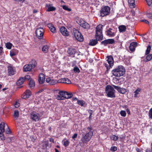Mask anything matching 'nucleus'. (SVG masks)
<instances>
[{
  "label": "nucleus",
  "mask_w": 152,
  "mask_h": 152,
  "mask_svg": "<svg viewBox=\"0 0 152 152\" xmlns=\"http://www.w3.org/2000/svg\"><path fill=\"white\" fill-rule=\"evenodd\" d=\"M35 84L34 81L32 80H30L29 82V85L30 87L32 88L34 87Z\"/></svg>",
  "instance_id": "473e14b6"
},
{
  "label": "nucleus",
  "mask_w": 152,
  "mask_h": 152,
  "mask_svg": "<svg viewBox=\"0 0 152 152\" xmlns=\"http://www.w3.org/2000/svg\"><path fill=\"white\" fill-rule=\"evenodd\" d=\"M45 76L42 73H40L39 76L38 81L39 84H43L45 81Z\"/></svg>",
  "instance_id": "9b49d317"
},
{
  "label": "nucleus",
  "mask_w": 152,
  "mask_h": 152,
  "mask_svg": "<svg viewBox=\"0 0 152 152\" xmlns=\"http://www.w3.org/2000/svg\"><path fill=\"white\" fill-rule=\"evenodd\" d=\"M18 53L17 50L14 49L11 50L10 51V55L11 56H13L17 54Z\"/></svg>",
  "instance_id": "a878e982"
},
{
  "label": "nucleus",
  "mask_w": 152,
  "mask_h": 152,
  "mask_svg": "<svg viewBox=\"0 0 152 152\" xmlns=\"http://www.w3.org/2000/svg\"><path fill=\"white\" fill-rule=\"evenodd\" d=\"M67 52L70 55H71L75 53V50L73 48H69L68 49Z\"/></svg>",
  "instance_id": "4be33fe9"
},
{
  "label": "nucleus",
  "mask_w": 152,
  "mask_h": 152,
  "mask_svg": "<svg viewBox=\"0 0 152 152\" xmlns=\"http://www.w3.org/2000/svg\"><path fill=\"white\" fill-rule=\"evenodd\" d=\"M43 114L42 112L39 113L33 112L30 114V117L32 120L36 122L39 121L41 118Z\"/></svg>",
  "instance_id": "39448f33"
},
{
  "label": "nucleus",
  "mask_w": 152,
  "mask_h": 152,
  "mask_svg": "<svg viewBox=\"0 0 152 152\" xmlns=\"http://www.w3.org/2000/svg\"><path fill=\"white\" fill-rule=\"evenodd\" d=\"M113 75L116 77H120L125 74V69L122 66H119L112 71Z\"/></svg>",
  "instance_id": "f03ea898"
},
{
  "label": "nucleus",
  "mask_w": 152,
  "mask_h": 152,
  "mask_svg": "<svg viewBox=\"0 0 152 152\" xmlns=\"http://www.w3.org/2000/svg\"><path fill=\"white\" fill-rule=\"evenodd\" d=\"M82 26L84 28L88 29L89 28L90 26L88 23L86 22H84L82 24Z\"/></svg>",
  "instance_id": "7c9ffc66"
},
{
  "label": "nucleus",
  "mask_w": 152,
  "mask_h": 152,
  "mask_svg": "<svg viewBox=\"0 0 152 152\" xmlns=\"http://www.w3.org/2000/svg\"><path fill=\"white\" fill-rule=\"evenodd\" d=\"M71 83V80L67 78H65L64 83L70 84Z\"/></svg>",
  "instance_id": "a18cd8bd"
},
{
  "label": "nucleus",
  "mask_w": 152,
  "mask_h": 152,
  "mask_svg": "<svg viewBox=\"0 0 152 152\" xmlns=\"http://www.w3.org/2000/svg\"><path fill=\"white\" fill-rule=\"evenodd\" d=\"M146 15L147 18L151 19L152 17V13L151 12H146Z\"/></svg>",
  "instance_id": "79ce46f5"
},
{
  "label": "nucleus",
  "mask_w": 152,
  "mask_h": 152,
  "mask_svg": "<svg viewBox=\"0 0 152 152\" xmlns=\"http://www.w3.org/2000/svg\"><path fill=\"white\" fill-rule=\"evenodd\" d=\"M136 150L137 151V152H141V149L139 148H138L136 147L135 148Z\"/></svg>",
  "instance_id": "e2e57ef3"
},
{
  "label": "nucleus",
  "mask_w": 152,
  "mask_h": 152,
  "mask_svg": "<svg viewBox=\"0 0 152 152\" xmlns=\"http://www.w3.org/2000/svg\"><path fill=\"white\" fill-rule=\"evenodd\" d=\"M113 86L108 85L105 88V93L107 97L110 98H114L115 97V91Z\"/></svg>",
  "instance_id": "7ed1b4c3"
},
{
  "label": "nucleus",
  "mask_w": 152,
  "mask_h": 152,
  "mask_svg": "<svg viewBox=\"0 0 152 152\" xmlns=\"http://www.w3.org/2000/svg\"><path fill=\"white\" fill-rule=\"evenodd\" d=\"M73 71L75 73H79L80 72V70L77 66H75L73 69Z\"/></svg>",
  "instance_id": "a19ab883"
},
{
  "label": "nucleus",
  "mask_w": 152,
  "mask_h": 152,
  "mask_svg": "<svg viewBox=\"0 0 152 152\" xmlns=\"http://www.w3.org/2000/svg\"><path fill=\"white\" fill-rule=\"evenodd\" d=\"M101 43L102 44H104L105 45H106L107 44H108L107 39L102 41L101 42Z\"/></svg>",
  "instance_id": "4d7b16f0"
},
{
  "label": "nucleus",
  "mask_w": 152,
  "mask_h": 152,
  "mask_svg": "<svg viewBox=\"0 0 152 152\" xmlns=\"http://www.w3.org/2000/svg\"><path fill=\"white\" fill-rule=\"evenodd\" d=\"M63 8L64 10H67L69 12L71 11V10L70 8H69L67 6L65 5L63 6Z\"/></svg>",
  "instance_id": "de8ad7c7"
},
{
  "label": "nucleus",
  "mask_w": 152,
  "mask_h": 152,
  "mask_svg": "<svg viewBox=\"0 0 152 152\" xmlns=\"http://www.w3.org/2000/svg\"><path fill=\"white\" fill-rule=\"evenodd\" d=\"M148 116L150 118L152 119V108L149 110Z\"/></svg>",
  "instance_id": "49530a36"
},
{
  "label": "nucleus",
  "mask_w": 152,
  "mask_h": 152,
  "mask_svg": "<svg viewBox=\"0 0 152 152\" xmlns=\"http://www.w3.org/2000/svg\"><path fill=\"white\" fill-rule=\"evenodd\" d=\"M63 97H61V96L59 94V93L56 96V99L58 100H63Z\"/></svg>",
  "instance_id": "864d4df0"
},
{
  "label": "nucleus",
  "mask_w": 152,
  "mask_h": 152,
  "mask_svg": "<svg viewBox=\"0 0 152 152\" xmlns=\"http://www.w3.org/2000/svg\"><path fill=\"white\" fill-rule=\"evenodd\" d=\"M47 26L51 32L53 33H55L56 32V28L52 24L49 23L48 24Z\"/></svg>",
  "instance_id": "6ab92c4d"
},
{
  "label": "nucleus",
  "mask_w": 152,
  "mask_h": 152,
  "mask_svg": "<svg viewBox=\"0 0 152 152\" xmlns=\"http://www.w3.org/2000/svg\"><path fill=\"white\" fill-rule=\"evenodd\" d=\"M19 112L18 110H15V111L14 116V118L16 119L19 117Z\"/></svg>",
  "instance_id": "c9c22d12"
},
{
  "label": "nucleus",
  "mask_w": 152,
  "mask_h": 152,
  "mask_svg": "<svg viewBox=\"0 0 152 152\" xmlns=\"http://www.w3.org/2000/svg\"><path fill=\"white\" fill-rule=\"evenodd\" d=\"M2 136H0V137H1V139L3 140H5V137H4V135L3 134H2Z\"/></svg>",
  "instance_id": "338daca9"
},
{
  "label": "nucleus",
  "mask_w": 152,
  "mask_h": 152,
  "mask_svg": "<svg viewBox=\"0 0 152 152\" xmlns=\"http://www.w3.org/2000/svg\"><path fill=\"white\" fill-rule=\"evenodd\" d=\"M8 70L9 74L10 75H14L15 72V71L14 68L11 66H9L8 67Z\"/></svg>",
  "instance_id": "a211bd4d"
},
{
  "label": "nucleus",
  "mask_w": 152,
  "mask_h": 152,
  "mask_svg": "<svg viewBox=\"0 0 152 152\" xmlns=\"http://www.w3.org/2000/svg\"><path fill=\"white\" fill-rule=\"evenodd\" d=\"M103 26L99 24L96 27V34H95L96 38L98 40H101L103 39V35L102 34V29Z\"/></svg>",
  "instance_id": "20e7f679"
},
{
  "label": "nucleus",
  "mask_w": 152,
  "mask_h": 152,
  "mask_svg": "<svg viewBox=\"0 0 152 152\" xmlns=\"http://www.w3.org/2000/svg\"><path fill=\"white\" fill-rule=\"evenodd\" d=\"M98 39H91L90 41L89 45L91 46L95 45L98 42Z\"/></svg>",
  "instance_id": "393cba45"
},
{
  "label": "nucleus",
  "mask_w": 152,
  "mask_h": 152,
  "mask_svg": "<svg viewBox=\"0 0 152 152\" xmlns=\"http://www.w3.org/2000/svg\"><path fill=\"white\" fill-rule=\"evenodd\" d=\"M5 125L6 124L4 122H2L0 124V134L4 132Z\"/></svg>",
  "instance_id": "412c9836"
},
{
  "label": "nucleus",
  "mask_w": 152,
  "mask_h": 152,
  "mask_svg": "<svg viewBox=\"0 0 152 152\" xmlns=\"http://www.w3.org/2000/svg\"><path fill=\"white\" fill-rule=\"evenodd\" d=\"M77 103L82 106H83L85 103L84 101L83 100H77Z\"/></svg>",
  "instance_id": "4c0bfd02"
},
{
  "label": "nucleus",
  "mask_w": 152,
  "mask_h": 152,
  "mask_svg": "<svg viewBox=\"0 0 152 152\" xmlns=\"http://www.w3.org/2000/svg\"><path fill=\"white\" fill-rule=\"evenodd\" d=\"M117 148L116 146H112L111 147L110 150L112 151H115L117 150Z\"/></svg>",
  "instance_id": "5fc2aeb1"
},
{
  "label": "nucleus",
  "mask_w": 152,
  "mask_h": 152,
  "mask_svg": "<svg viewBox=\"0 0 152 152\" xmlns=\"http://www.w3.org/2000/svg\"><path fill=\"white\" fill-rule=\"evenodd\" d=\"M146 58L147 61H150L152 59V54H148V55H147L146 57Z\"/></svg>",
  "instance_id": "f704fd0d"
},
{
  "label": "nucleus",
  "mask_w": 152,
  "mask_h": 152,
  "mask_svg": "<svg viewBox=\"0 0 152 152\" xmlns=\"http://www.w3.org/2000/svg\"><path fill=\"white\" fill-rule=\"evenodd\" d=\"M145 152H152V149L151 148H147L145 150Z\"/></svg>",
  "instance_id": "680f3d73"
},
{
  "label": "nucleus",
  "mask_w": 152,
  "mask_h": 152,
  "mask_svg": "<svg viewBox=\"0 0 152 152\" xmlns=\"http://www.w3.org/2000/svg\"><path fill=\"white\" fill-rule=\"evenodd\" d=\"M151 48V46L150 45H148L147 47V48L146 50L145 53V55H147L149 54V53L150 52Z\"/></svg>",
  "instance_id": "2f4dec72"
},
{
  "label": "nucleus",
  "mask_w": 152,
  "mask_h": 152,
  "mask_svg": "<svg viewBox=\"0 0 152 152\" xmlns=\"http://www.w3.org/2000/svg\"><path fill=\"white\" fill-rule=\"evenodd\" d=\"M73 34L76 39L80 42H82L83 37L81 33L77 30L73 29Z\"/></svg>",
  "instance_id": "0eeeda50"
},
{
  "label": "nucleus",
  "mask_w": 152,
  "mask_h": 152,
  "mask_svg": "<svg viewBox=\"0 0 152 152\" xmlns=\"http://www.w3.org/2000/svg\"><path fill=\"white\" fill-rule=\"evenodd\" d=\"M42 148L43 149H45L48 146V141H44L42 143Z\"/></svg>",
  "instance_id": "c85d7f7f"
},
{
  "label": "nucleus",
  "mask_w": 152,
  "mask_h": 152,
  "mask_svg": "<svg viewBox=\"0 0 152 152\" xmlns=\"http://www.w3.org/2000/svg\"><path fill=\"white\" fill-rule=\"evenodd\" d=\"M108 44H112L114 42V40L113 39H107Z\"/></svg>",
  "instance_id": "6e6d98bb"
},
{
  "label": "nucleus",
  "mask_w": 152,
  "mask_h": 152,
  "mask_svg": "<svg viewBox=\"0 0 152 152\" xmlns=\"http://www.w3.org/2000/svg\"><path fill=\"white\" fill-rule=\"evenodd\" d=\"M62 142H63L64 145L65 147L68 146L70 143L69 141L68 140H63L62 141Z\"/></svg>",
  "instance_id": "72a5a7b5"
},
{
  "label": "nucleus",
  "mask_w": 152,
  "mask_h": 152,
  "mask_svg": "<svg viewBox=\"0 0 152 152\" xmlns=\"http://www.w3.org/2000/svg\"><path fill=\"white\" fill-rule=\"evenodd\" d=\"M121 115L123 117H125L126 115V113L124 110H121L120 112Z\"/></svg>",
  "instance_id": "c03bdc74"
},
{
  "label": "nucleus",
  "mask_w": 152,
  "mask_h": 152,
  "mask_svg": "<svg viewBox=\"0 0 152 152\" xmlns=\"http://www.w3.org/2000/svg\"><path fill=\"white\" fill-rule=\"evenodd\" d=\"M42 50L44 53H47L48 50V46L47 45H44L42 48Z\"/></svg>",
  "instance_id": "c756f323"
},
{
  "label": "nucleus",
  "mask_w": 152,
  "mask_h": 152,
  "mask_svg": "<svg viewBox=\"0 0 152 152\" xmlns=\"http://www.w3.org/2000/svg\"><path fill=\"white\" fill-rule=\"evenodd\" d=\"M59 94L63 97V100L64 98L69 99L71 98L72 96V93H69L67 92L64 91H60L59 92Z\"/></svg>",
  "instance_id": "6e6552de"
},
{
  "label": "nucleus",
  "mask_w": 152,
  "mask_h": 152,
  "mask_svg": "<svg viewBox=\"0 0 152 152\" xmlns=\"http://www.w3.org/2000/svg\"><path fill=\"white\" fill-rule=\"evenodd\" d=\"M138 45H140L139 44L137 43L136 42L134 41V52L135 50V48Z\"/></svg>",
  "instance_id": "8fccbe9b"
},
{
  "label": "nucleus",
  "mask_w": 152,
  "mask_h": 152,
  "mask_svg": "<svg viewBox=\"0 0 152 152\" xmlns=\"http://www.w3.org/2000/svg\"><path fill=\"white\" fill-rule=\"evenodd\" d=\"M60 31L61 34L64 36H67L69 34L66 28L64 27H62L60 28Z\"/></svg>",
  "instance_id": "2eb2a0df"
},
{
  "label": "nucleus",
  "mask_w": 152,
  "mask_h": 152,
  "mask_svg": "<svg viewBox=\"0 0 152 152\" xmlns=\"http://www.w3.org/2000/svg\"><path fill=\"white\" fill-rule=\"evenodd\" d=\"M3 48L2 47H0V55H1L3 52Z\"/></svg>",
  "instance_id": "774afa93"
},
{
  "label": "nucleus",
  "mask_w": 152,
  "mask_h": 152,
  "mask_svg": "<svg viewBox=\"0 0 152 152\" xmlns=\"http://www.w3.org/2000/svg\"><path fill=\"white\" fill-rule=\"evenodd\" d=\"M128 2L130 8H133V0H128Z\"/></svg>",
  "instance_id": "58836bf2"
},
{
  "label": "nucleus",
  "mask_w": 152,
  "mask_h": 152,
  "mask_svg": "<svg viewBox=\"0 0 152 152\" xmlns=\"http://www.w3.org/2000/svg\"><path fill=\"white\" fill-rule=\"evenodd\" d=\"M65 78H61L57 80V83H64Z\"/></svg>",
  "instance_id": "ea45409f"
},
{
  "label": "nucleus",
  "mask_w": 152,
  "mask_h": 152,
  "mask_svg": "<svg viewBox=\"0 0 152 152\" xmlns=\"http://www.w3.org/2000/svg\"><path fill=\"white\" fill-rule=\"evenodd\" d=\"M30 78V76L28 75H27L25 76L24 77V80H28Z\"/></svg>",
  "instance_id": "052dcab7"
},
{
  "label": "nucleus",
  "mask_w": 152,
  "mask_h": 152,
  "mask_svg": "<svg viewBox=\"0 0 152 152\" xmlns=\"http://www.w3.org/2000/svg\"><path fill=\"white\" fill-rule=\"evenodd\" d=\"M46 7L47 8V11L48 12L54 11L56 10V8L53 7L52 4H46Z\"/></svg>",
  "instance_id": "f3484780"
},
{
  "label": "nucleus",
  "mask_w": 152,
  "mask_h": 152,
  "mask_svg": "<svg viewBox=\"0 0 152 152\" xmlns=\"http://www.w3.org/2000/svg\"><path fill=\"white\" fill-rule=\"evenodd\" d=\"M24 81V78L23 77H21L17 81V84L18 86H20L23 84Z\"/></svg>",
  "instance_id": "5701e85b"
},
{
  "label": "nucleus",
  "mask_w": 152,
  "mask_h": 152,
  "mask_svg": "<svg viewBox=\"0 0 152 152\" xmlns=\"http://www.w3.org/2000/svg\"><path fill=\"white\" fill-rule=\"evenodd\" d=\"M118 29L120 32H123L126 31V28L125 26L121 25L119 27Z\"/></svg>",
  "instance_id": "b1692460"
},
{
  "label": "nucleus",
  "mask_w": 152,
  "mask_h": 152,
  "mask_svg": "<svg viewBox=\"0 0 152 152\" xmlns=\"http://www.w3.org/2000/svg\"><path fill=\"white\" fill-rule=\"evenodd\" d=\"M31 95V91L29 90H27L22 96V98L26 99L28 98Z\"/></svg>",
  "instance_id": "ddd939ff"
},
{
  "label": "nucleus",
  "mask_w": 152,
  "mask_h": 152,
  "mask_svg": "<svg viewBox=\"0 0 152 152\" xmlns=\"http://www.w3.org/2000/svg\"><path fill=\"white\" fill-rule=\"evenodd\" d=\"M87 131L86 134L81 138V141L83 143H86L91 139L93 135L92 127L91 126L87 128Z\"/></svg>",
  "instance_id": "f257e3e1"
},
{
  "label": "nucleus",
  "mask_w": 152,
  "mask_h": 152,
  "mask_svg": "<svg viewBox=\"0 0 152 152\" xmlns=\"http://www.w3.org/2000/svg\"><path fill=\"white\" fill-rule=\"evenodd\" d=\"M30 66L33 69L34 68L36 65L37 62L35 60H32L30 62Z\"/></svg>",
  "instance_id": "cd10ccee"
},
{
  "label": "nucleus",
  "mask_w": 152,
  "mask_h": 152,
  "mask_svg": "<svg viewBox=\"0 0 152 152\" xmlns=\"http://www.w3.org/2000/svg\"><path fill=\"white\" fill-rule=\"evenodd\" d=\"M106 33L108 36L110 37H113L115 36V32L113 29L110 28L107 31Z\"/></svg>",
  "instance_id": "f8f14e48"
},
{
  "label": "nucleus",
  "mask_w": 152,
  "mask_h": 152,
  "mask_svg": "<svg viewBox=\"0 0 152 152\" xmlns=\"http://www.w3.org/2000/svg\"><path fill=\"white\" fill-rule=\"evenodd\" d=\"M141 89L140 88H138L134 92V97H138L140 96V95L139 94V92H140L141 91Z\"/></svg>",
  "instance_id": "bb28decb"
},
{
  "label": "nucleus",
  "mask_w": 152,
  "mask_h": 152,
  "mask_svg": "<svg viewBox=\"0 0 152 152\" xmlns=\"http://www.w3.org/2000/svg\"><path fill=\"white\" fill-rule=\"evenodd\" d=\"M147 4L149 6H151L152 4V0H145Z\"/></svg>",
  "instance_id": "3c124183"
},
{
  "label": "nucleus",
  "mask_w": 152,
  "mask_h": 152,
  "mask_svg": "<svg viewBox=\"0 0 152 152\" xmlns=\"http://www.w3.org/2000/svg\"><path fill=\"white\" fill-rule=\"evenodd\" d=\"M12 46V44L10 42H8L6 44V47L7 48L9 49H11Z\"/></svg>",
  "instance_id": "37998d69"
},
{
  "label": "nucleus",
  "mask_w": 152,
  "mask_h": 152,
  "mask_svg": "<svg viewBox=\"0 0 152 152\" xmlns=\"http://www.w3.org/2000/svg\"><path fill=\"white\" fill-rule=\"evenodd\" d=\"M141 21L147 24H149V22L148 20H145V19L142 20H141Z\"/></svg>",
  "instance_id": "13d9d810"
},
{
  "label": "nucleus",
  "mask_w": 152,
  "mask_h": 152,
  "mask_svg": "<svg viewBox=\"0 0 152 152\" xmlns=\"http://www.w3.org/2000/svg\"><path fill=\"white\" fill-rule=\"evenodd\" d=\"M77 134H75L72 136V138L73 139H75L76 137H77Z\"/></svg>",
  "instance_id": "69168bd1"
},
{
  "label": "nucleus",
  "mask_w": 152,
  "mask_h": 152,
  "mask_svg": "<svg viewBox=\"0 0 152 152\" xmlns=\"http://www.w3.org/2000/svg\"><path fill=\"white\" fill-rule=\"evenodd\" d=\"M6 125L7 126V128L6 129L5 132L7 134H10L11 133L10 130L9 128L8 127V126H7V124H6Z\"/></svg>",
  "instance_id": "09e8293b"
},
{
  "label": "nucleus",
  "mask_w": 152,
  "mask_h": 152,
  "mask_svg": "<svg viewBox=\"0 0 152 152\" xmlns=\"http://www.w3.org/2000/svg\"><path fill=\"white\" fill-rule=\"evenodd\" d=\"M44 32V29L42 28H37L36 30V34L39 39L42 38Z\"/></svg>",
  "instance_id": "1a4fd4ad"
},
{
  "label": "nucleus",
  "mask_w": 152,
  "mask_h": 152,
  "mask_svg": "<svg viewBox=\"0 0 152 152\" xmlns=\"http://www.w3.org/2000/svg\"><path fill=\"white\" fill-rule=\"evenodd\" d=\"M30 139L33 142H34L35 140V138H34L32 136H31L30 137Z\"/></svg>",
  "instance_id": "0e129e2a"
},
{
  "label": "nucleus",
  "mask_w": 152,
  "mask_h": 152,
  "mask_svg": "<svg viewBox=\"0 0 152 152\" xmlns=\"http://www.w3.org/2000/svg\"><path fill=\"white\" fill-rule=\"evenodd\" d=\"M46 82L50 85H53L57 83V80L49 77L46 78Z\"/></svg>",
  "instance_id": "4468645a"
},
{
  "label": "nucleus",
  "mask_w": 152,
  "mask_h": 152,
  "mask_svg": "<svg viewBox=\"0 0 152 152\" xmlns=\"http://www.w3.org/2000/svg\"><path fill=\"white\" fill-rule=\"evenodd\" d=\"M20 105V103L17 102H16L15 104V106L16 108L18 107Z\"/></svg>",
  "instance_id": "bf43d9fd"
},
{
  "label": "nucleus",
  "mask_w": 152,
  "mask_h": 152,
  "mask_svg": "<svg viewBox=\"0 0 152 152\" xmlns=\"http://www.w3.org/2000/svg\"><path fill=\"white\" fill-rule=\"evenodd\" d=\"M110 138L112 140H113L114 141H115L118 139V136L115 135H113L111 136Z\"/></svg>",
  "instance_id": "e433bc0d"
},
{
  "label": "nucleus",
  "mask_w": 152,
  "mask_h": 152,
  "mask_svg": "<svg viewBox=\"0 0 152 152\" xmlns=\"http://www.w3.org/2000/svg\"><path fill=\"white\" fill-rule=\"evenodd\" d=\"M107 60L108 63L110 67H111L113 64V57L111 56H107Z\"/></svg>",
  "instance_id": "dca6fc26"
},
{
  "label": "nucleus",
  "mask_w": 152,
  "mask_h": 152,
  "mask_svg": "<svg viewBox=\"0 0 152 152\" xmlns=\"http://www.w3.org/2000/svg\"><path fill=\"white\" fill-rule=\"evenodd\" d=\"M129 48L130 50L132 52H133V42H132L130 43V46H129Z\"/></svg>",
  "instance_id": "603ef678"
},
{
  "label": "nucleus",
  "mask_w": 152,
  "mask_h": 152,
  "mask_svg": "<svg viewBox=\"0 0 152 152\" xmlns=\"http://www.w3.org/2000/svg\"><path fill=\"white\" fill-rule=\"evenodd\" d=\"M110 8L108 6L102 7L100 11V16L102 17L109 15L110 13Z\"/></svg>",
  "instance_id": "423d86ee"
},
{
  "label": "nucleus",
  "mask_w": 152,
  "mask_h": 152,
  "mask_svg": "<svg viewBox=\"0 0 152 152\" xmlns=\"http://www.w3.org/2000/svg\"><path fill=\"white\" fill-rule=\"evenodd\" d=\"M113 86L120 93L124 94L126 92V89L124 88H121L120 86H115L114 85H113Z\"/></svg>",
  "instance_id": "9d476101"
},
{
  "label": "nucleus",
  "mask_w": 152,
  "mask_h": 152,
  "mask_svg": "<svg viewBox=\"0 0 152 152\" xmlns=\"http://www.w3.org/2000/svg\"><path fill=\"white\" fill-rule=\"evenodd\" d=\"M32 68L30 64H26L23 67V70L24 72L30 71Z\"/></svg>",
  "instance_id": "aec40b11"
}]
</instances>
